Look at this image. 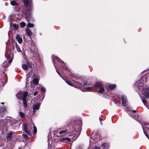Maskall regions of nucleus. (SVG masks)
<instances>
[{
    "label": "nucleus",
    "mask_w": 149,
    "mask_h": 149,
    "mask_svg": "<svg viewBox=\"0 0 149 149\" xmlns=\"http://www.w3.org/2000/svg\"><path fill=\"white\" fill-rule=\"evenodd\" d=\"M141 80H140L139 81H137L136 83V85L139 88V90L141 91L146 90V88H144V83L143 84V83H141Z\"/></svg>",
    "instance_id": "2"
},
{
    "label": "nucleus",
    "mask_w": 149,
    "mask_h": 149,
    "mask_svg": "<svg viewBox=\"0 0 149 149\" xmlns=\"http://www.w3.org/2000/svg\"><path fill=\"white\" fill-rule=\"evenodd\" d=\"M146 128L147 129H149V127H146Z\"/></svg>",
    "instance_id": "46"
},
{
    "label": "nucleus",
    "mask_w": 149,
    "mask_h": 149,
    "mask_svg": "<svg viewBox=\"0 0 149 149\" xmlns=\"http://www.w3.org/2000/svg\"><path fill=\"white\" fill-rule=\"evenodd\" d=\"M20 25L22 27L25 26L26 25V23L24 22H22L20 23Z\"/></svg>",
    "instance_id": "33"
},
{
    "label": "nucleus",
    "mask_w": 149,
    "mask_h": 149,
    "mask_svg": "<svg viewBox=\"0 0 149 149\" xmlns=\"http://www.w3.org/2000/svg\"><path fill=\"white\" fill-rule=\"evenodd\" d=\"M108 88L110 89H113L115 88L116 87V85L115 84L111 85L109 84L108 85Z\"/></svg>",
    "instance_id": "17"
},
{
    "label": "nucleus",
    "mask_w": 149,
    "mask_h": 149,
    "mask_svg": "<svg viewBox=\"0 0 149 149\" xmlns=\"http://www.w3.org/2000/svg\"><path fill=\"white\" fill-rule=\"evenodd\" d=\"M23 136L24 137L25 139H28V136L26 134H23Z\"/></svg>",
    "instance_id": "35"
},
{
    "label": "nucleus",
    "mask_w": 149,
    "mask_h": 149,
    "mask_svg": "<svg viewBox=\"0 0 149 149\" xmlns=\"http://www.w3.org/2000/svg\"><path fill=\"white\" fill-rule=\"evenodd\" d=\"M32 2V0H23V2L25 6L27 7L29 6V9L27 10L29 11H30V8L31 7Z\"/></svg>",
    "instance_id": "3"
},
{
    "label": "nucleus",
    "mask_w": 149,
    "mask_h": 149,
    "mask_svg": "<svg viewBox=\"0 0 149 149\" xmlns=\"http://www.w3.org/2000/svg\"><path fill=\"white\" fill-rule=\"evenodd\" d=\"M1 104H3V102H1Z\"/></svg>",
    "instance_id": "50"
},
{
    "label": "nucleus",
    "mask_w": 149,
    "mask_h": 149,
    "mask_svg": "<svg viewBox=\"0 0 149 149\" xmlns=\"http://www.w3.org/2000/svg\"><path fill=\"white\" fill-rule=\"evenodd\" d=\"M39 80L38 78H34L33 80V83L34 84L37 85L38 84Z\"/></svg>",
    "instance_id": "21"
},
{
    "label": "nucleus",
    "mask_w": 149,
    "mask_h": 149,
    "mask_svg": "<svg viewBox=\"0 0 149 149\" xmlns=\"http://www.w3.org/2000/svg\"><path fill=\"white\" fill-rule=\"evenodd\" d=\"M40 106V104L39 103H38L36 104H35L33 107V109L34 111L37 110Z\"/></svg>",
    "instance_id": "11"
},
{
    "label": "nucleus",
    "mask_w": 149,
    "mask_h": 149,
    "mask_svg": "<svg viewBox=\"0 0 149 149\" xmlns=\"http://www.w3.org/2000/svg\"><path fill=\"white\" fill-rule=\"evenodd\" d=\"M121 100L123 106L125 107L126 106L127 100L125 97V96H122L121 97Z\"/></svg>",
    "instance_id": "8"
},
{
    "label": "nucleus",
    "mask_w": 149,
    "mask_h": 149,
    "mask_svg": "<svg viewBox=\"0 0 149 149\" xmlns=\"http://www.w3.org/2000/svg\"><path fill=\"white\" fill-rule=\"evenodd\" d=\"M19 115L22 118H23L25 117V114L22 112H19Z\"/></svg>",
    "instance_id": "25"
},
{
    "label": "nucleus",
    "mask_w": 149,
    "mask_h": 149,
    "mask_svg": "<svg viewBox=\"0 0 149 149\" xmlns=\"http://www.w3.org/2000/svg\"><path fill=\"white\" fill-rule=\"evenodd\" d=\"M132 112H133V113H134V112H136V110H133L132 111Z\"/></svg>",
    "instance_id": "45"
},
{
    "label": "nucleus",
    "mask_w": 149,
    "mask_h": 149,
    "mask_svg": "<svg viewBox=\"0 0 149 149\" xmlns=\"http://www.w3.org/2000/svg\"><path fill=\"white\" fill-rule=\"evenodd\" d=\"M7 59L8 60L9 63L12 62V59L11 58H9V56L7 57Z\"/></svg>",
    "instance_id": "32"
},
{
    "label": "nucleus",
    "mask_w": 149,
    "mask_h": 149,
    "mask_svg": "<svg viewBox=\"0 0 149 149\" xmlns=\"http://www.w3.org/2000/svg\"><path fill=\"white\" fill-rule=\"evenodd\" d=\"M28 95V92L27 91L24 92L20 91L16 94L17 97L19 100H23L26 98V97Z\"/></svg>",
    "instance_id": "1"
},
{
    "label": "nucleus",
    "mask_w": 149,
    "mask_h": 149,
    "mask_svg": "<svg viewBox=\"0 0 149 149\" xmlns=\"http://www.w3.org/2000/svg\"><path fill=\"white\" fill-rule=\"evenodd\" d=\"M6 122L7 123H9L10 125L14 124L16 123V120L9 117L7 116L5 118Z\"/></svg>",
    "instance_id": "4"
},
{
    "label": "nucleus",
    "mask_w": 149,
    "mask_h": 149,
    "mask_svg": "<svg viewBox=\"0 0 149 149\" xmlns=\"http://www.w3.org/2000/svg\"><path fill=\"white\" fill-rule=\"evenodd\" d=\"M38 93V92L37 91L35 92L34 93V95L36 96Z\"/></svg>",
    "instance_id": "39"
},
{
    "label": "nucleus",
    "mask_w": 149,
    "mask_h": 149,
    "mask_svg": "<svg viewBox=\"0 0 149 149\" xmlns=\"http://www.w3.org/2000/svg\"><path fill=\"white\" fill-rule=\"evenodd\" d=\"M56 71L57 72V73H58V74L60 76V75L59 72H58V71L57 70H56Z\"/></svg>",
    "instance_id": "44"
},
{
    "label": "nucleus",
    "mask_w": 149,
    "mask_h": 149,
    "mask_svg": "<svg viewBox=\"0 0 149 149\" xmlns=\"http://www.w3.org/2000/svg\"><path fill=\"white\" fill-rule=\"evenodd\" d=\"M23 104L25 108L27 107V104L26 98H24L23 100Z\"/></svg>",
    "instance_id": "16"
},
{
    "label": "nucleus",
    "mask_w": 149,
    "mask_h": 149,
    "mask_svg": "<svg viewBox=\"0 0 149 149\" xmlns=\"http://www.w3.org/2000/svg\"><path fill=\"white\" fill-rule=\"evenodd\" d=\"M93 149H99V148L97 147H94Z\"/></svg>",
    "instance_id": "42"
},
{
    "label": "nucleus",
    "mask_w": 149,
    "mask_h": 149,
    "mask_svg": "<svg viewBox=\"0 0 149 149\" xmlns=\"http://www.w3.org/2000/svg\"><path fill=\"white\" fill-rule=\"evenodd\" d=\"M85 85H86L87 86H89L90 85V84L89 83H85L84 84Z\"/></svg>",
    "instance_id": "41"
},
{
    "label": "nucleus",
    "mask_w": 149,
    "mask_h": 149,
    "mask_svg": "<svg viewBox=\"0 0 149 149\" xmlns=\"http://www.w3.org/2000/svg\"><path fill=\"white\" fill-rule=\"evenodd\" d=\"M6 111V109L5 107L0 108V117L3 116V115L5 113Z\"/></svg>",
    "instance_id": "7"
},
{
    "label": "nucleus",
    "mask_w": 149,
    "mask_h": 149,
    "mask_svg": "<svg viewBox=\"0 0 149 149\" xmlns=\"http://www.w3.org/2000/svg\"><path fill=\"white\" fill-rule=\"evenodd\" d=\"M65 130H62L59 132V134H61L62 133H64L65 132Z\"/></svg>",
    "instance_id": "36"
},
{
    "label": "nucleus",
    "mask_w": 149,
    "mask_h": 149,
    "mask_svg": "<svg viewBox=\"0 0 149 149\" xmlns=\"http://www.w3.org/2000/svg\"><path fill=\"white\" fill-rule=\"evenodd\" d=\"M71 141V139L70 138L68 137L63 138L61 140V141L65 143H67L68 142H70Z\"/></svg>",
    "instance_id": "9"
},
{
    "label": "nucleus",
    "mask_w": 149,
    "mask_h": 149,
    "mask_svg": "<svg viewBox=\"0 0 149 149\" xmlns=\"http://www.w3.org/2000/svg\"><path fill=\"white\" fill-rule=\"evenodd\" d=\"M16 47L17 51L19 52H21V50L20 49L19 47L18 46L17 43H16Z\"/></svg>",
    "instance_id": "27"
},
{
    "label": "nucleus",
    "mask_w": 149,
    "mask_h": 149,
    "mask_svg": "<svg viewBox=\"0 0 149 149\" xmlns=\"http://www.w3.org/2000/svg\"><path fill=\"white\" fill-rule=\"evenodd\" d=\"M12 132H10L7 134V139L8 140H10L12 137Z\"/></svg>",
    "instance_id": "13"
},
{
    "label": "nucleus",
    "mask_w": 149,
    "mask_h": 149,
    "mask_svg": "<svg viewBox=\"0 0 149 149\" xmlns=\"http://www.w3.org/2000/svg\"><path fill=\"white\" fill-rule=\"evenodd\" d=\"M143 93V95L146 97V98H149V92H144Z\"/></svg>",
    "instance_id": "22"
},
{
    "label": "nucleus",
    "mask_w": 149,
    "mask_h": 149,
    "mask_svg": "<svg viewBox=\"0 0 149 149\" xmlns=\"http://www.w3.org/2000/svg\"><path fill=\"white\" fill-rule=\"evenodd\" d=\"M3 67L4 68H7L8 67V64L6 61H4L3 65Z\"/></svg>",
    "instance_id": "26"
},
{
    "label": "nucleus",
    "mask_w": 149,
    "mask_h": 149,
    "mask_svg": "<svg viewBox=\"0 0 149 149\" xmlns=\"http://www.w3.org/2000/svg\"><path fill=\"white\" fill-rule=\"evenodd\" d=\"M143 132L145 135L147 137H148V135L147 134L146 132L144 131V130H143Z\"/></svg>",
    "instance_id": "40"
},
{
    "label": "nucleus",
    "mask_w": 149,
    "mask_h": 149,
    "mask_svg": "<svg viewBox=\"0 0 149 149\" xmlns=\"http://www.w3.org/2000/svg\"><path fill=\"white\" fill-rule=\"evenodd\" d=\"M99 120L100 121V124H101V125H102V123L101 122V119L100 118H99Z\"/></svg>",
    "instance_id": "43"
},
{
    "label": "nucleus",
    "mask_w": 149,
    "mask_h": 149,
    "mask_svg": "<svg viewBox=\"0 0 149 149\" xmlns=\"http://www.w3.org/2000/svg\"><path fill=\"white\" fill-rule=\"evenodd\" d=\"M79 126L78 125H77V126L76 125H75V128H77V129H79L80 127V128L81 127V122H79Z\"/></svg>",
    "instance_id": "30"
},
{
    "label": "nucleus",
    "mask_w": 149,
    "mask_h": 149,
    "mask_svg": "<svg viewBox=\"0 0 149 149\" xmlns=\"http://www.w3.org/2000/svg\"><path fill=\"white\" fill-rule=\"evenodd\" d=\"M29 127L31 129H32L33 128V131L34 134H35L36 133L37 131V128L33 122H31V124L29 126Z\"/></svg>",
    "instance_id": "6"
},
{
    "label": "nucleus",
    "mask_w": 149,
    "mask_h": 149,
    "mask_svg": "<svg viewBox=\"0 0 149 149\" xmlns=\"http://www.w3.org/2000/svg\"><path fill=\"white\" fill-rule=\"evenodd\" d=\"M13 26L16 30H17L18 29V27L15 24H13Z\"/></svg>",
    "instance_id": "31"
},
{
    "label": "nucleus",
    "mask_w": 149,
    "mask_h": 149,
    "mask_svg": "<svg viewBox=\"0 0 149 149\" xmlns=\"http://www.w3.org/2000/svg\"><path fill=\"white\" fill-rule=\"evenodd\" d=\"M102 147L103 149H108L109 148V146L108 144L104 143L102 145Z\"/></svg>",
    "instance_id": "15"
},
{
    "label": "nucleus",
    "mask_w": 149,
    "mask_h": 149,
    "mask_svg": "<svg viewBox=\"0 0 149 149\" xmlns=\"http://www.w3.org/2000/svg\"><path fill=\"white\" fill-rule=\"evenodd\" d=\"M41 89L44 92L45 91V89L44 87H42L41 88Z\"/></svg>",
    "instance_id": "38"
},
{
    "label": "nucleus",
    "mask_w": 149,
    "mask_h": 149,
    "mask_svg": "<svg viewBox=\"0 0 149 149\" xmlns=\"http://www.w3.org/2000/svg\"><path fill=\"white\" fill-rule=\"evenodd\" d=\"M59 60H60V59H58V61H59Z\"/></svg>",
    "instance_id": "51"
},
{
    "label": "nucleus",
    "mask_w": 149,
    "mask_h": 149,
    "mask_svg": "<svg viewBox=\"0 0 149 149\" xmlns=\"http://www.w3.org/2000/svg\"><path fill=\"white\" fill-rule=\"evenodd\" d=\"M34 26V25L33 24L29 23L27 24V26L29 27H33Z\"/></svg>",
    "instance_id": "28"
},
{
    "label": "nucleus",
    "mask_w": 149,
    "mask_h": 149,
    "mask_svg": "<svg viewBox=\"0 0 149 149\" xmlns=\"http://www.w3.org/2000/svg\"><path fill=\"white\" fill-rule=\"evenodd\" d=\"M26 32L27 34V35L29 36H31V35L32 34V32H31L29 30V29L27 28L26 29Z\"/></svg>",
    "instance_id": "19"
},
{
    "label": "nucleus",
    "mask_w": 149,
    "mask_h": 149,
    "mask_svg": "<svg viewBox=\"0 0 149 149\" xmlns=\"http://www.w3.org/2000/svg\"><path fill=\"white\" fill-rule=\"evenodd\" d=\"M100 87V88L98 92L100 93H101L104 91V87L102 86Z\"/></svg>",
    "instance_id": "23"
},
{
    "label": "nucleus",
    "mask_w": 149,
    "mask_h": 149,
    "mask_svg": "<svg viewBox=\"0 0 149 149\" xmlns=\"http://www.w3.org/2000/svg\"><path fill=\"white\" fill-rule=\"evenodd\" d=\"M65 81L69 85L71 86H72V84L70 82V81L66 80H65Z\"/></svg>",
    "instance_id": "34"
},
{
    "label": "nucleus",
    "mask_w": 149,
    "mask_h": 149,
    "mask_svg": "<svg viewBox=\"0 0 149 149\" xmlns=\"http://www.w3.org/2000/svg\"><path fill=\"white\" fill-rule=\"evenodd\" d=\"M125 111H130V108H129L126 107L125 109Z\"/></svg>",
    "instance_id": "37"
},
{
    "label": "nucleus",
    "mask_w": 149,
    "mask_h": 149,
    "mask_svg": "<svg viewBox=\"0 0 149 149\" xmlns=\"http://www.w3.org/2000/svg\"><path fill=\"white\" fill-rule=\"evenodd\" d=\"M142 129H143V130H144L143 129V128H142Z\"/></svg>",
    "instance_id": "52"
},
{
    "label": "nucleus",
    "mask_w": 149,
    "mask_h": 149,
    "mask_svg": "<svg viewBox=\"0 0 149 149\" xmlns=\"http://www.w3.org/2000/svg\"><path fill=\"white\" fill-rule=\"evenodd\" d=\"M129 115H130V116L132 117L134 119H135V120H136V119H138V118L139 117V116L137 115H136V114H135L134 115V114H129Z\"/></svg>",
    "instance_id": "18"
},
{
    "label": "nucleus",
    "mask_w": 149,
    "mask_h": 149,
    "mask_svg": "<svg viewBox=\"0 0 149 149\" xmlns=\"http://www.w3.org/2000/svg\"><path fill=\"white\" fill-rule=\"evenodd\" d=\"M147 137L149 139V137L148 136V137Z\"/></svg>",
    "instance_id": "49"
},
{
    "label": "nucleus",
    "mask_w": 149,
    "mask_h": 149,
    "mask_svg": "<svg viewBox=\"0 0 149 149\" xmlns=\"http://www.w3.org/2000/svg\"><path fill=\"white\" fill-rule=\"evenodd\" d=\"M144 125H148V124L144 123Z\"/></svg>",
    "instance_id": "47"
},
{
    "label": "nucleus",
    "mask_w": 149,
    "mask_h": 149,
    "mask_svg": "<svg viewBox=\"0 0 149 149\" xmlns=\"http://www.w3.org/2000/svg\"><path fill=\"white\" fill-rule=\"evenodd\" d=\"M11 4L13 6H17L18 5V3L15 1H10Z\"/></svg>",
    "instance_id": "20"
},
{
    "label": "nucleus",
    "mask_w": 149,
    "mask_h": 149,
    "mask_svg": "<svg viewBox=\"0 0 149 149\" xmlns=\"http://www.w3.org/2000/svg\"><path fill=\"white\" fill-rule=\"evenodd\" d=\"M102 86V84L100 81L97 82L93 86L94 88L96 87H100Z\"/></svg>",
    "instance_id": "12"
},
{
    "label": "nucleus",
    "mask_w": 149,
    "mask_h": 149,
    "mask_svg": "<svg viewBox=\"0 0 149 149\" xmlns=\"http://www.w3.org/2000/svg\"><path fill=\"white\" fill-rule=\"evenodd\" d=\"M15 38L19 43L20 44L22 43V42L23 40L22 38L19 35H17L16 36Z\"/></svg>",
    "instance_id": "10"
},
{
    "label": "nucleus",
    "mask_w": 149,
    "mask_h": 149,
    "mask_svg": "<svg viewBox=\"0 0 149 149\" xmlns=\"http://www.w3.org/2000/svg\"><path fill=\"white\" fill-rule=\"evenodd\" d=\"M22 68L25 70H27L29 68H31L32 69V66L31 64L29 62L27 63V64H24L22 65Z\"/></svg>",
    "instance_id": "5"
},
{
    "label": "nucleus",
    "mask_w": 149,
    "mask_h": 149,
    "mask_svg": "<svg viewBox=\"0 0 149 149\" xmlns=\"http://www.w3.org/2000/svg\"><path fill=\"white\" fill-rule=\"evenodd\" d=\"M94 88V87H87L85 88L86 91H90Z\"/></svg>",
    "instance_id": "24"
},
{
    "label": "nucleus",
    "mask_w": 149,
    "mask_h": 149,
    "mask_svg": "<svg viewBox=\"0 0 149 149\" xmlns=\"http://www.w3.org/2000/svg\"><path fill=\"white\" fill-rule=\"evenodd\" d=\"M147 137L149 139V137L148 136V137Z\"/></svg>",
    "instance_id": "48"
},
{
    "label": "nucleus",
    "mask_w": 149,
    "mask_h": 149,
    "mask_svg": "<svg viewBox=\"0 0 149 149\" xmlns=\"http://www.w3.org/2000/svg\"><path fill=\"white\" fill-rule=\"evenodd\" d=\"M24 130L25 132L27 134L29 135H31V132L29 130H28V129H27V127L26 126L24 127Z\"/></svg>",
    "instance_id": "14"
},
{
    "label": "nucleus",
    "mask_w": 149,
    "mask_h": 149,
    "mask_svg": "<svg viewBox=\"0 0 149 149\" xmlns=\"http://www.w3.org/2000/svg\"><path fill=\"white\" fill-rule=\"evenodd\" d=\"M140 98L143 102L144 104H145L146 102V101L145 99V98L143 97H142L140 96Z\"/></svg>",
    "instance_id": "29"
}]
</instances>
